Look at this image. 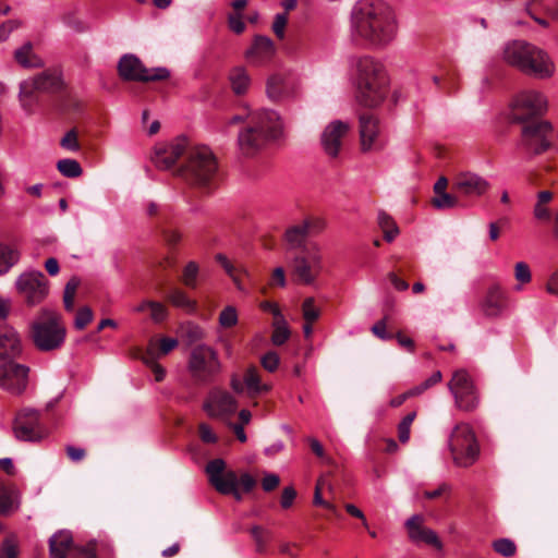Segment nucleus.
Segmentation results:
<instances>
[{"label":"nucleus","instance_id":"nucleus-1","mask_svg":"<svg viewBox=\"0 0 558 558\" xmlns=\"http://www.w3.org/2000/svg\"><path fill=\"white\" fill-rule=\"evenodd\" d=\"M153 161L157 168L163 170L178 163L175 175L192 186L210 190L218 183L219 172L215 155L206 146H192L184 137L157 148Z\"/></svg>","mask_w":558,"mask_h":558},{"label":"nucleus","instance_id":"nucleus-2","mask_svg":"<svg viewBox=\"0 0 558 558\" xmlns=\"http://www.w3.org/2000/svg\"><path fill=\"white\" fill-rule=\"evenodd\" d=\"M283 132V124L274 110L260 109L247 114L245 126L238 136V144L244 156L252 157L269 143L278 140Z\"/></svg>","mask_w":558,"mask_h":558},{"label":"nucleus","instance_id":"nucleus-3","mask_svg":"<svg viewBox=\"0 0 558 558\" xmlns=\"http://www.w3.org/2000/svg\"><path fill=\"white\" fill-rule=\"evenodd\" d=\"M356 101L369 109L379 107L389 93V76L385 65L371 57H363L356 63Z\"/></svg>","mask_w":558,"mask_h":558},{"label":"nucleus","instance_id":"nucleus-4","mask_svg":"<svg viewBox=\"0 0 558 558\" xmlns=\"http://www.w3.org/2000/svg\"><path fill=\"white\" fill-rule=\"evenodd\" d=\"M355 35H392L398 23L392 8L383 0H359L351 11Z\"/></svg>","mask_w":558,"mask_h":558},{"label":"nucleus","instance_id":"nucleus-5","mask_svg":"<svg viewBox=\"0 0 558 558\" xmlns=\"http://www.w3.org/2000/svg\"><path fill=\"white\" fill-rule=\"evenodd\" d=\"M502 59L522 73L539 80L553 77L556 70L545 50L523 39L509 40L504 47Z\"/></svg>","mask_w":558,"mask_h":558},{"label":"nucleus","instance_id":"nucleus-6","mask_svg":"<svg viewBox=\"0 0 558 558\" xmlns=\"http://www.w3.org/2000/svg\"><path fill=\"white\" fill-rule=\"evenodd\" d=\"M65 335L66 330L61 315L48 308H43L32 324L31 337L35 347L40 351L59 349L64 342Z\"/></svg>","mask_w":558,"mask_h":558},{"label":"nucleus","instance_id":"nucleus-7","mask_svg":"<svg viewBox=\"0 0 558 558\" xmlns=\"http://www.w3.org/2000/svg\"><path fill=\"white\" fill-rule=\"evenodd\" d=\"M449 449L456 465L469 468L475 463L480 456V445L469 424L459 423L454 426L449 438Z\"/></svg>","mask_w":558,"mask_h":558},{"label":"nucleus","instance_id":"nucleus-8","mask_svg":"<svg viewBox=\"0 0 558 558\" xmlns=\"http://www.w3.org/2000/svg\"><path fill=\"white\" fill-rule=\"evenodd\" d=\"M548 100L546 96L535 89L523 90L515 96L511 105V119L523 124L527 121L543 120L547 112Z\"/></svg>","mask_w":558,"mask_h":558},{"label":"nucleus","instance_id":"nucleus-9","mask_svg":"<svg viewBox=\"0 0 558 558\" xmlns=\"http://www.w3.org/2000/svg\"><path fill=\"white\" fill-rule=\"evenodd\" d=\"M118 73L123 81L141 83L161 82L170 77L167 68H146L134 54H124L120 58Z\"/></svg>","mask_w":558,"mask_h":558},{"label":"nucleus","instance_id":"nucleus-10","mask_svg":"<svg viewBox=\"0 0 558 558\" xmlns=\"http://www.w3.org/2000/svg\"><path fill=\"white\" fill-rule=\"evenodd\" d=\"M322 270V255L317 244L303 247L293 256L292 275L302 284H313Z\"/></svg>","mask_w":558,"mask_h":558},{"label":"nucleus","instance_id":"nucleus-11","mask_svg":"<svg viewBox=\"0 0 558 558\" xmlns=\"http://www.w3.org/2000/svg\"><path fill=\"white\" fill-rule=\"evenodd\" d=\"M521 144L533 155H541L551 146L553 125L547 120H533L521 124Z\"/></svg>","mask_w":558,"mask_h":558},{"label":"nucleus","instance_id":"nucleus-12","mask_svg":"<svg viewBox=\"0 0 558 558\" xmlns=\"http://www.w3.org/2000/svg\"><path fill=\"white\" fill-rule=\"evenodd\" d=\"M189 368L197 383H208L219 373L220 362L210 347L199 344L191 351Z\"/></svg>","mask_w":558,"mask_h":558},{"label":"nucleus","instance_id":"nucleus-13","mask_svg":"<svg viewBox=\"0 0 558 558\" xmlns=\"http://www.w3.org/2000/svg\"><path fill=\"white\" fill-rule=\"evenodd\" d=\"M49 555L50 558H98L94 541L75 546L69 531H59L49 538Z\"/></svg>","mask_w":558,"mask_h":558},{"label":"nucleus","instance_id":"nucleus-14","mask_svg":"<svg viewBox=\"0 0 558 558\" xmlns=\"http://www.w3.org/2000/svg\"><path fill=\"white\" fill-rule=\"evenodd\" d=\"M63 86L57 71H44L34 78L25 80L20 85V99L24 108L32 106L36 93H56Z\"/></svg>","mask_w":558,"mask_h":558},{"label":"nucleus","instance_id":"nucleus-15","mask_svg":"<svg viewBox=\"0 0 558 558\" xmlns=\"http://www.w3.org/2000/svg\"><path fill=\"white\" fill-rule=\"evenodd\" d=\"M209 483L217 492L223 495H232L236 501L242 500L239 489V477L234 471H226V462L222 459H214L206 465Z\"/></svg>","mask_w":558,"mask_h":558},{"label":"nucleus","instance_id":"nucleus-16","mask_svg":"<svg viewBox=\"0 0 558 558\" xmlns=\"http://www.w3.org/2000/svg\"><path fill=\"white\" fill-rule=\"evenodd\" d=\"M448 387L454 397L456 405L463 411H473L478 404V398L471 376L464 369L453 373Z\"/></svg>","mask_w":558,"mask_h":558},{"label":"nucleus","instance_id":"nucleus-17","mask_svg":"<svg viewBox=\"0 0 558 558\" xmlns=\"http://www.w3.org/2000/svg\"><path fill=\"white\" fill-rule=\"evenodd\" d=\"M16 289L29 306L44 301L48 294V280L41 271H27L16 280Z\"/></svg>","mask_w":558,"mask_h":558},{"label":"nucleus","instance_id":"nucleus-18","mask_svg":"<svg viewBox=\"0 0 558 558\" xmlns=\"http://www.w3.org/2000/svg\"><path fill=\"white\" fill-rule=\"evenodd\" d=\"M28 372L27 366L14 360L0 362V388L12 395L23 393L28 384Z\"/></svg>","mask_w":558,"mask_h":558},{"label":"nucleus","instance_id":"nucleus-19","mask_svg":"<svg viewBox=\"0 0 558 558\" xmlns=\"http://www.w3.org/2000/svg\"><path fill=\"white\" fill-rule=\"evenodd\" d=\"M13 430L19 440L39 441L44 437L40 413L29 408L22 409L15 417Z\"/></svg>","mask_w":558,"mask_h":558},{"label":"nucleus","instance_id":"nucleus-20","mask_svg":"<svg viewBox=\"0 0 558 558\" xmlns=\"http://www.w3.org/2000/svg\"><path fill=\"white\" fill-rule=\"evenodd\" d=\"M490 187L487 180L477 173L465 171L457 173L452 179V191L462 196H482Z\"/></svg>","mask_w":558,"mask_h":558},{"label":"nucleus","instance_id":"nucleus-21","mask_svg":"<svg viewBox=\"0 0 558 558\" xmlns=\"http://www.w3.org/2000/svg\"><path fill=\"white\" fill-rule=\"evenodd\" d=\"M210 417H226L236 411V400L226 390L213 389L203 405Z\"/></svg>","mask_w":558,"mask_h":558},{"label":"nucleus","instance_id":"nucleus-22","mask_svg":"<svg viewBox=\"0 0 558 558\" xmlns=\"http://www.w3.org/2000/svg\"><path fill=\"white\" fill-rule=\"evenodd\" d=\"M359 132L362 151L367 153L380 148L378 141L379 121L373 113H360Z\"/></svg>","mask_w":558,"mask_h":558},{"label":"nucleus","instance_id":"nucleus-23","mask_svg":"<svg viewBox=\"0 0 558 558\" xmlns=\"http://www.w3.org/2000/svg\"><path fill=\"white\" fill-rule=\"evenodd\" d=\"M277 49V43L270 37H254L245 51V59L252 65H263L272 60Z\"/></svg>","mask_w":558,"mask_h":558},{"label":"nucleus","instance_id":"nucleus-24","mask_svg":"<svg viewBox=\"0 0 558 558\" xmlns=\"http://www.w3.org/2000/svg\"><path fill=\"white\" fill-rule=\"evenodd\" d=\"M349 125L342 121L329 123L322 134V144L326 154L337 157L342 145V138L347 135Z\"/></svg>","mask_w":558,"mask_h":558},{"label":"nucleus","instance_id":"nucleus-25","mask_svg":"<svg viewBox=\"0 0 558 558\" xmlns=\"http://www.w3.org/2000/svg\"><path fill=\"white\" fill-rule=\"evenodd\" d=\"M507 306V295L499 284H492L480 303L482 313L489 318L500 316Z\"/></svg>","mask_w":558,"mask_h":558},{"label":"nucleus","instance_id":"nucleus-26","mask_svg":"<svg viewBox=\"0 0 558 558\" xmlns=\"http://www.w3.org/2000/svg\"><path fill=\"white\" fill-rule=\"evenodd\" d=\"M422 523V515H413L405 522L410 538L414 542H424L428 545L435 546L436 548H441V542L437 534L433 530L424 527Z\"/></svg>","mask_w":558,"mask_h":558},{"label":"nucleus","instance_id":"nucleus-27","mask_svg":"<svg viewBox=\"0 0 558 558\" xmlns=\"http://www.w3.org/2000/svg\"><path fill=\"white\" fill-rule=\"evenodd\" d=\"M22 352L17 332L8 326L0 327V362L14 360Z\"/></svg>","mask_w":558,"mask_h":558},{"label":"nucleus","instance_id":"nucleus-28","mask_svg":"<svg viewBox=\"0 0 558 558\" xmlns=\"http://www.w3.org/2000/svg\"><path fill=\"white\" fill-rule=\"evenodd\" d=\"M292 90V83L289 77L282 74H272L267 80L266 92L267 96L272 101H280L290 96Z\"/></svg>","mask_w":558,"mask_h":558},{"label":"nucleus","instance_id":"nucleus-29","mask_svg":"<svg viewBox=\"0 0 558 558\" xmlns=\"http://www.w3.org/2000/svg\"><path fill=\"white\" fill-rule=\"evenodd\" d=\"M15 62L24 69H38L44 66L41 58L37 54L32 41L24 43L13 52Z\"/></svg>","mask_w":558,"mask_h":558},{"label":"nucleus","instance_id":"nucleus-30","mask_svg":"<svg viewBox=\"0 0 558 558\" xmlns=\"http://www.w3.org/2000/svg\"><path fill=\"white\" fill-rule=\"evenodd\" d=\"M20 507L19 490L14 485L0 482V515H10Z\"/></svg>","mask_w":558,"mask_h":558},{"label":"nucleus","instance_id":"nucleus-31","mask_svg":"<svg viewBox=\"0 0 558 558\" xmlns=\"http://www.w3.org/2000/svg\"><path fill=\"white\" fill-rule=\"evenodd\" d=\"M216 260L221 265V267L226 270V272L232 278L234 284L240 291H245V284L243 281V277L250 279V274L244 268H238L233 264L229 262V259L223 254H217Z\"/></svg>","mask_w":558,"mask_h":558},{"label":"nucleus","instance_id":"nucleus-32","mask_svg":"<svg viewBox=\"0 0 558 558\" xmlns=\"http://www.w3.org/2000/svg\"><path fill=\"white\" fill-rule=\"evenodd\" d=\"M308 233L303 225H294L287 229L284 239L290 248L302 251L303 247H311L305 243Z\"/></svg>","mask_w":558,"mask_h":558},{"label":"nucleus","instance_id":"nucleus-33","mask_svg":"<svg viewBox=\"0 0 558 558\" xmlns=\"http://www.w3.org/2000/svg\"><path fill=\"white\" fill-rule=\"evenodd\" d=\"M166 299L173 306L180 307L186 311L187 313H193L197 308L196 302L194 300H191L187 296V294L179 288H173L169 290L166 294Z\"/></svg>","mask_w":558,"mask_h":558},{"label":"nucleus","instance_id":"nucleus-34","mask_svg":"<svg viewBox=\"0 0 558 558\" xmlns=\"http://www.w3.org/2000/svg\"><path fill=\"white\" fill-rule=\"evenodd\" d=\"M154 341L149 342L147 350L142 355V361L151 369L156 381H162L166 376L165 368L156 362L158 355L156 353Z\"/></svg>","mask_w":558,"mask_h":558},{"label":"nucleus","instance_id":"nucleus-35","mask_svg":"<svg viewBox=\"0 0 558 558\" xmlns=\"http://www.w3.org/2000/svg\"><path fill=\"white\" fill-rule=\"evenodd\" d=\"M377 222L384 233V239L387 242H392L399 234V228L391 216L386 211L380 210L377 216Z\"/></svg>","mask_w":558,"mask_h":558},{"label":"nucleus","instance_id":"nucleus-36","mask_svg":"<svg viewBox=\"0 0 558 558\" xmlns=\"http://www.w3.org/2000/svg\"><path fill=\"white\" fill-rule=\"evenodd\" d=\"M20 252L7 244L0 243V275L9 271V269L19 262Z\"/></svg>","mask_w":558,"mask_h":558},{"label":"nucleus","instance_id":"nucleus-37","mask_svg":"<svg viewBox=\"0 0 558 558\" xmlns=\"http://www.w3.org/2000/svg\"><path fill=\"white\" fill-rule=\"evenodd\" d=\"M230 82L232 90L235 94L241 95L246 92L250 85V76L244 68L238 66L231 71Z\"/></svg>","mask_w":558,"mask_h":558},{"label":"nucleus","instance_id":"nucleus-38","mask_svg":"<svg viewBox=\"0 0 558 558\" xmlns=\"http://www.w3.org/2000/svg\"><path fill=\"white\" fill-rule=\"evenodd\" d=\"M250 533L254 539L256 551L259 554L266 553L267 545L272 537V532L260 525H253Z\"/></svg>","mask_w":558,"mask_h":558},{"label":"nucleus","instance_id":"nucleus-39","mask_svg":"<svg viewBox=\"0 0 558 558\" xmlns=\"http://www.w3.org/2000/svg\"><path fill=\"white\" fill-rule=\"evenodd\" d=\"M146 213L150 218H155L156 228H161L170 218V213L167 206L160 205L155 202H149L146 207Z\"/></svg>","mask_w":558,"mask_h":558},{"label":"nucleus","instance_id":"nucleus-40","mask_svg":"<svg viewBox=\"0 0 558 558\" xmlns=\"http://www.w3.org/2000/svg\"><path fill=\"white\" fill-rule=\"evenodd\" d=\"M274 331L271 335V341L275 345L283 344L290 337V329L284 317H277L272 322Z\"/></svg>","mask_w":558,"mask_h":558},{"label":"nucleus","instance_id":"nucleus-41","mask_svg":"<svg viewBox=\"0 0 558 558\" xmlns=\"http://www.w3.org/2000/svg\"><path fill=\"white\" fill-rule=\"evenodd\" d=\"M244 384L250 393L257 395L269 390V386L260 384V378L256 367H250L244 375Z\"/></svg>","mask_w":558,"mask_h":558},{"label":"nucleus","instance_id":"nucleus-42","mask_svg":"<svg viewBox=\"0 0 558 558\" xmlns=\"http://www.w3.org/2000/svg\"><path fill=\"white\" fill-rule=\"evenodd\" d=\"M430 204L438 210L456 208L459 205V197L454 194L442 192L435 194L430 199Z\"/></svg>","mask_w":558,"mask_h":558},{"label":"nucleus","instance_id":"nucleus-43","mask_svg":"<svg viewBox=\"0 0 558 558\" xmlns=\"http://www.w3.org/2000/svg\"><path fill=\"white\" fill-rule=\"evenodd\" d=\"M199 272V267L196 262H189L183 268L182 283L190 289H195L197 287V277Z\"/></svg>","mask_w":558,"mask_h":558},{"label":"nucleus","instance_id":"nucleus-44","mask_svg":"<svg viewBox=\"0 0 558 558\" xmlns=\"http://www.w3.org/2000/svg\"><path fill=\"white\" fill-rule=\"evenodd\" d=\"M57 169L66 178H77L82 174V167L74 159L59 160L57 163Z\"/></svg>","mask_w":558,"mask_h":558},{"label":"nucleus","instance_id":"nucleus-45","mask_svg":"<svg viewBox=\"0 0 558 558\" xmlns=\"http://www.w3.org/2000/svg\"><path fill=\"white\" fill-rule=\"evenodd\" d=\"M78 286L80 279L77 277H72L65 284L63 292V303L68 312H72L74 308V298Z\"/></svg>","mask_w":558,"mask_h":558},{"label":"nucleus","instance_id":"nucleus-46","mask_svg":"<svg viewBox=\"0 0 558 558\" xmlns=\"http://www.w3.org/2000/svg\"><path fill=\"white\" fill-rule=\"evenodd\" d=\"M303 318L307 323H315L320 316V310L315 305L314 298H306L302 304Z\"/></svg>","mask_w":558,"mask_h":558},{"label":"nucleus","instance_id":"nucleus-47","mask_svg":"<svg viewBox=\"0 0 558 558\" xmlns=\"http://www.w3.org/2000/svg\"><path fill=\"white\" fill-rule=\"evenodd\" d=\"M493 547L496 553L504 557H512L517 551L515 544L509 538H499L495 541Z\"/></svg>","mask_w":558,"mask_h":558},{"label":"nucleus","instance_id":"nucleus-48","mask_svg":"<svg viewBox=\"0 0 558 558\" xmlns=\"http://www.w3.org/2000/svg\"><path fill=\"white\" fill-rule=\"evenodd\" d=\"M219 324L225 328H231L238 324V313L234 306H227L219 315Z\"/></svg>","mask_w":558,"mask_h":558},{"label":"nucleus","instance_id":"nucleus-49","mask_svg":"<svg viewBox=\"0 0 558 558\" xmlns=\"http://www.w3.org/2000/svg\"><path fill=\"white\" fill-rule=\"evenodd\" d=\"M389 316L385 315L383 319L377 322L372 327V332L381 340H391L393 338V333L387 331V327L389 325Z\"/></svg>","mask_w":558,"mask_h":558},{"label":"nucleus","instance_id":"nucleus-50","mask_svg":"<svg viewBox=\"0 0 558 558\" xmlns=\"http://www.w3.org/2000/svg\"><path fill=\"white\" fill-rule=\"evenodd\" d=\"M323 484H324V482L322 480H319L317 482V485H316V488H315V494H314V504L316 506L324 507L325 509L329 510L335 517L339 518L340 513L337 510L336 506L330 504V502H328V501H325L323 499V497H322Z\"/></svg>","mask_w":558,"mask_h":558},{"label":"nucleus","instance_id":"nucleus-51","mask_svg":"<svg viewBox=\"0 0 558 558\" xmlns=\"http://www.w3.org/2000/svg\"><path fill=\"white\" fill-rule=\"evenodd\" d=\"M94 314L93 311L88 306L81 307L77 311L74 326L76 329L82 330L84 329L92 320H93Z\"/></svg>","mask_w":558,"mask_h":558},{"label":"nucleus","instance_id":"nucleus-52","mask_svg":"<svg viewBox=\"0 0 558 558\" xmlns=\"http://www.w3.org/2000/svg\"><path fill=\"white\" fill-rule=\"evenodd\" d=\"M63 20L70 32L83 33L89 31L88 25L74 14L65 15Z\"/></svg>","mask_w":558,"mask_h":558},{"label":"nucleus","instance_id":"nucleus-53","mask_svg":"<svg viewBox=\"0 0 558 558\" xmlns=\"http://www.w3.org/2000/svg\"><path fill=\"white\" fill-rule=\"evenodd\" d=\"M60 145L69 150L76 151L80 149L78 133L76 129H71L61 140Z\"/></svg>","mask_w":558,"mask_h":558},{"label":"nucleus","instance_id":"nucleus-54","mask_svg":"<svg viewBox=\"0 0 558 558\" xmlns=\"http://www.w3.org/2000/svg\"><path fill=\"white\" fill-rule=\"evenodd\" d=\"M514 277L522 284L529 283L532 279L529 265L524 262L517 263L514 265Z\"/></svg>","mask_w":558,"mask_h":558},{"label":"nucleus","instance_id":"nucleus-55","mask_svg":"<svg viewBox=\"0 0 558 558\" xmlns=\"http://www.w3.org/2000/svg\"><path fill=\"white\" fill-rule=\"evenodd\" d=\"M153 341L155 344L154 347H155L157 355H166L169 352H171L174 348H177V345H178V340L173 339V338H162V339H160L158 345L155 340H153Z\"/></svg>","mask_w":558,"mask_h":558},{"label":"nucleus","instance_id":"nucleus-56","mask_svg":"<svg viewBox=\"0 0 558 558\" xmlns=\"http://www.w3.org/2000/svg\"><path fill=\"white\" fill-rule=\"evenodd\" d=\"M149 310H150V317L155 323H161L168 316L167 307L159 302L154 301V303L150 304Z\"/></svg>","mask_w":558,"mask_h":558},{"label":"nucleus","instance_id":"nucleus-57","mask_svg":"<svg viewBox=\"0 0 558 558\" xmlns=\"http://www.w3.org/2000/svg\"><path fill=\"white\" fill-rule=\"evenodd\" d=\"M279 355L274 351L267 352L260 360L263 367L268 372H275L279 365Z\"/></svg>","mask_w":558,"mask_h":558},{"label":"nucleus","instance_id":"nucleus-58","mask_svg":"<svg viewBox=\"0 0 558 558\" xmlns=\"http://www.w3.org/2000/svg\"><path fill=\"white\" fill-rule=\"evenodd\" d=\"M198 435L201 439L206 444H215L218 440L217 435L206 423H201L198 425Z\"/></svg>","mask_w":558,"mask_h":558},{"label":"nucleus","instance_id":"nucleus-59","mask_svg":"<svg viewBox=\"0 0 558 558\" xmlns=\"http://www.w3.org/2000/svg\"><path fill=\"white\" fill-rule=\"evenodd\" d=\"M306 227V231L308 234L311 233H319L325 228V221L320 218H307L302 223Z\"/></svg>","mask_w":558,"mask_h":558},{"label":"nucleus","instance_id":"nucleus-60","mask_svg":"<svg viewBox=\"0 0 558 558\" xmlns=\"http://www.w3.org/2000/svg\"><path fill=\"white\" fill-rule=\"evenodd\" d=\"M168 245L174 246L181 240V234L177 230H170L166 228V225L158 228Z\"/></svg>","mask_w":558,"mask_h":558},{"label":"nucleus","instance_id":"nucleus-61","mask_svg":"<svg viewBox=\"0 0 558 558\" xmlns=\"http://www.w3.org/2000/svg\"><path fill=\"white\" fill-rule=\"evenodd\" d=\"M288 23V15L287 13H278L276 14L271 29L275 35H283L284 28Z\"/></svg>","mask_w":558,"mask_h":558},{"label":"nucleus","instance_id":"nucleus-62","mask_svg":"<svg viewBox=\"0 0 558 558\" xmlns=\"http://www.w3.org/2000/svg\"><path fill=\"white\" fill-rule=\"evenodd\" d=\"M22 25L23 22L21 20H8L0 25V35H9L13 32H17L21 29Z\"/></svg>","mask_w":558,"mask_h":558},{"label":"nucleus","instance_id":"nucleus-63","mask_svg":"<svg viewBox=\"0 0 558 558\" xmlns=\"http://www.w3.org/2000/svg\"><path fill=\"white\" fill-rule=\"evenodd\" d=\"M280 478L277 474H266L262 481V486L265 492H272L279 486Z\"/></svg>","mask_w":558,"mask_h":558},{"label":"nucleus","instance_id":"nucleus-64","mask_svg":"<svg viewBox=\"0 0 558 558\" xmlns=\"http://www.w3.org/2000/svg\"><path fill=\"white\" fill-rule=\"evenodd\" d=\"M228 24L230 29L235 34H241L245 29V24L242 21V17L240 14L234 13L229 16Z\"/></svg>","mask_w":558,"mask_h":558}]
</instances>
